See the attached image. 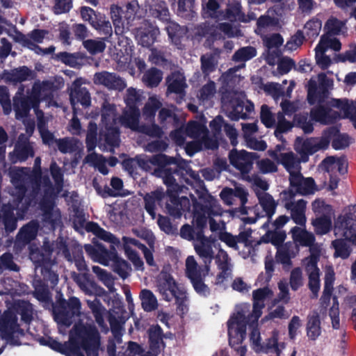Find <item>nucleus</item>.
Wrapping results in <instances>:
<instances>
[{
    "instance_id": "obj_1",
    "label": "nucleus",
    "mask_w": 356,
    "mask_h": 356,
    "mask_svg": "<svg viewBox=\"0 0 356 356\" xmlns=\"http://www.w3.org/2000/svg\"><path fill=\"white\" fill-rule=\"evenodd\" d=\"M142 100V92L134 88L127 90L125 102L127 109L122 118L118 120L116 118L115 108L114 106L105 103L103 106L101 138L112 147L119 145L118 123L131 130L137 131L148 136L159 137L161 134L160 128L152 124L151 127L138 125L140 112L137 104Z\"/></svg>"
},
{
    "instance_id": "obj_2",
    "label": "nucleus",
    "mask_w": 356,
    "mask_h": 356,
    "mask_svg": "<svg viewBox=\"0 0 356 356\" xmlns=\"http://www.w3.org/2000/svg\"><path fill=\"white\" fill-rule=\"evenodd\" d=\"M47 344L66 356H97L100 337L94 325L79 323L71 330L68 342L61 343L50 338Z\"/></svg>"
},
{
    "instance_id": "obj_3",
    "label": "nucleus",
    "mask_w": 356,
    "mask_h": 356,
    "mask_svg": "<svg viewBox=\"0 0 356 356\" xmlns=\"http://www.w3.org/2000/svg\"><path fill=\"white\" fill-rule=\"evenodd\" d=\"M333 80L327 77L324 73L312 77L307 85V99L310 104L318 102L319 105L311 110V118L313 120L321 124L332 123L339 115L340 111L332 105L333 98L328 95V90L332 89Z\"/></svg>"
},
{
    "instance_id": "obj_4",
    "label": "nucleus",
    "mask_w": 356,
    "mask_h": 356,
    "mask_svg": "<svg viewBox=\"0 0 356 356\" xmlns=\"http://www.w3.org/2000/svg\"><path fill=\"white\" fill-rule=\"evenodd\" d=\"M193 246L197 254L203 260L207 273L210 270V264L213 259L217 265L218 273L216 275V284H226L232 277L233 265L227 253L220 248L216 241L211 237H206L202 232L196 234Z\"/></svg>"
},
{
    "instance_id": "obj_5",
    "label": "nucleus",
    "mask_w": 356,
    "mask_h": 356,
    "mask_svg": "<svg viewBox=\"0 0 356 356\" xmlns=\"http://www.w3.org/2000/svg\"><path fill=\"white\" fill-rule=\"evenodd\" d=\"M330 133L331 131H326L319 137L307 139L298 137L294 143V149L300 156V159H298L293 152L280 153L278 159L276 160L277 163L284 167L290 174V177L297 175L300 172V162H307L310 155L328 147Z\"/></svg>"
},
{
    "instance_id": "obj_6",
    "label": "nucleus",
    "mask_w": 356,
    "mask_h": 356,
    "mask_svg": "<svg viewBox=\"0 0 356 356\" xmlns=\"http://www.w3.org/2000/svg\"><path fill=\"white\" fill-rule=\"evenodd\" d=\"M129 163H137L141 168L145 170L152 169L154 166V173L157 176L161 177L163 183L174 191H177L179 186L175 184V179L172 176V169L168 166L169 165L176 164L177 166L173 170L174 172L177 171V168H179L185 169L186 173L194 179L197 176L183 159L168 157L165 154H157L152 158H147L146 156H137L136 159L124 161L125 166L127 167Z\"/></svg>"
},
{
    "instance_id": "obj_7",
    "label": "nucleus",
    "mask_w": 356,
    "mask_h": 356,
    "mask_svg": "<svg viewBox=\"0 0 356 356\" xmlns=\"http://www.w3.org/2000/svg\"><path fill=\"white\" fill-rule=\"evenodd\" d=\"M170 138L179 146H184L186 154L191 156L199 152L204 145L208 149H215L217 143L208 138V131L204 124L190 122L186 127L171 132Z\"/></svg>"
},
{
    "instance_id": "obj_8",
    "label": "nucleus",
    "mask_w": 356,
    "mask_h": 356,
    "mask_svg": "<svg viewBox=\"0 0 356 356\" xmlns=\"http://www.w3.org/2000/svg\"><path fill=\"white\" fill-rule=\"evenodd\" d=\"M25 169H13L11 171V181L16 190V199L14 205L3 207V222L6 229L12 232L16 227V220L22 219L28 208L27 198L25 193Z\"/></svg>"
},
{
    "instance_id": "obj_9",
    "label": "nucleus",
    "mask_w": 356,
    "mask_h": 356,
    "mask_svg": "<svg viewBox=\"0 0 356 356\" xmlns=\"http://www.w3.org/2000/svg\"><path fill=\"white\" fill-rule=\"evenodd\" d=\"M51 88V83L48 81L35 82L32 88L31 94L27 97H22L24 87L21 86L15 96L13 98V106L15 111L16 118L23 119L33 108L40 119L42 113L38 110V106L40 101L46 97Z\"/></svg>"
},
{
    "instance_id": "obj_10",
    "label": "nucleus",
    "mask_w": 356,
    "mask_h": 356,
    "mask_svg": "<svg viewBox=\"0 0 356 356\" xmlns=\"http://www.w3.org/2000/svg\"><path fill=\"white\" fill-rule=\"evenodd\" d=\"M356 215L351 213L341 215L338 217L334 226V235L339 238L332 242L335 250L334 256L346 259L350 250L345 244L343 238L356 245V231L355 230Z\"/></svg>"
},
{
    "instance_id": "obj_11",
    "label": "nucleus",
    "mask_w": 356,
    "mask_h": 356,
    "mask_svg": "<svg viewBox=\"0 0 356 356\" xmlns=\"http://www.w3.org/2000/svg\"><path fill=\"white\" fill-rule=\"evenodd\" d=\"M144 200L145 209L153 219L156 218V206L160 204L163 200L166 201L165 208L169 214L175 218H179L182 211L190 208V202L187 197L177 198L175 194L168 193V195H165L162 191L159 190L147 194Z\"/></svg>"
},
{
    "instance_id": "obj_12",
    "label": "nucleus",
    "mask_w": 356,
    "mask_h": 356,
    "mask_svg": "<svg viewBox=\"0 0 356 356\" xmlns=\"http://www.w3.org/2000/svg\"><path fill=\"white\" fill-rule=\"evenodd\" d=\"M223 211L218 201L211 195H206L200 202L195 205L194 220L197 225L203 227L209 219L211 232L223 233L225 225L222 221L217 222L213 216H222Z\"/></svg>"
},
{
    "instance_id": "obj_13",
    "label": "nucleus",
    "mask_w": 356,
    "mask_h": 356,
    "mask_svg": "<svg viewBox=\"0 0 356 356\" xmlns=\"http://www.w3.org/2000/svg\"><path fill=\"white\" fill-rule=\"evenodd\" d=\"M248 305H241L237 307L236 312L228 321L229 345L240 356H245L247 353V347L242 346L241 343L246 335V325L248 323L246 314L248 312Z\"/></svg>"
},
{
    "instance_id": "obj_14",
    "label": "nucleus",
    "mask_w": 356,
    "mask_h": 356,
    "mask_svg": "<svg viewBox=\"0 0 356 356\" xmlns=\"http://www.w3.org/2000/svg\"><path fill=\"white\" fill-rule=\"evenodd\" d=\"M156 286L161 296L167 301L176 299L183 313L187 310V296L184 288L179 287L170 274L162 270L156 278Z\"/></svg>"
},
{
    "instance_id": "obj_15",
    "label": "nucleus",
    "mask_w": 356,
    "mask_h": 356,
    "mask_svg": "<svg viewBox=\"0 0 356 356\" xmlns=\"http://www.w3.org/2000/svg\"><path fill=\"white\" fill-rule=\"evenodd\" d=\"M222 103L227 116L233 120L245 119L254 110L253 104L245 98L242 92H231L225 95Z\"/></svg>"
},
{
    "instance_id": "obj_16",
    "label": "nucleus",
    "mask_w": 356,
    "mask_h": 356,
    "mask_svg": "<svg viewBox=\"0 0 356 356\" xmlns=\"http://www.w3.org/2000/svg\"><path fill=\"white\" fill-rule=\"evenodd\" d=\"M220 0H208L206 6L204 8L205 17H211L218 20L228 19L231 22L240 21L248 22L254 19L256 16L253 14L245 17L241 11V5L238 1H232L229 3L226 13L218 11Z\"/></svg>"
},
{
    "instance_id": "obj_17",
    "label": "nucleus",
    "mask_w": 356,
    "mask_h": 356,
    "mask_svg": "<svg viewBox=\"0 0 356 356\" xmlns=\"http://www.w3.org/2000/svg\"><path fill=\"white\" fill-rule=\"evenodd\" d=\"M310 256L303 260L305 271L309 277V286L315 297L320 289V270L317 267V262L322 254L321 245L313 242L308 245Z\"/></svg>"
},
{
    "instance_id": "obj_18",
    "label": "nucleus",
    "mask_w": 356,
    "mask_h": 356,
    "mask_svg": "<svg viewBox=\"0 0 356 356\" xmlns=\"http://www.w3.org/2000/svg\"><path fill=\"white\" fill-rule=\"evenodd\" d=\"M111 332L113 339L109 340L107 351L109 356H138L140 346L134 342H129V345H122V330L120 326L111 325Z\"/></svg>"
},
{
    "instance_id": "obj_19",
    "label": "nucleus",
    "mask_w": 356,
    "mask_h": 356,
    "mask_svg": "<svg viewBox=\"0 0 356 356\" xmlns=\"http://www.w3.org/2000/svg\"><path fill=\"white\" fill-rule=\"evenodd\" d=\"M81 302L76 298L69 299L67 305L60 311L55 312L54 318L58 323L60 333L63 334L74 321V318L80 315Z\"/></svg>"
},
{
    "instance_id": "obj_20",
    "label": "nucleus",
    "mask_w": 356,
    "mask_h": 356,
    "mask_svg": "<svg viewBox=\"0 0 356 356\" xmlns=\"http://www.w3.org/2000/svg\"><path fill=\"white\" fill-rule=\"evenodd\" d=\"M328 49L339 51L341 49V43L337 39L325 35L321 37L315 48L316 63L323 70L327 68L332 63V60L325 55V51Z\"/></svg>"
},
{
    "instance_id": "obj_21",
    "label": "nucleus",
    "mask_w": 356,
    "mask_h": 356,
    "mask_svg": "<svg viewBox=\"0 0 356 356\" xmlns=\"http://www.w3.org/2000/svg\"><path fill=\"white\" fill-rule=\"evenodd\" d=\"M229 158L231 164L244 175L252 169L256 154L245 150L237 151L233 149L229 152Z\"/></svg>"
},
{
    "instance_id": "obj_22",
    "label": "nucleus",
    "mask_w": 356,
    "mask_h": 356,
    "mask_svg": "<svg viewBox=\"0 0 356 356\" xmlns=\"http://www.w3.org/2000/svg\"><path fill=\"white\" fill-rule=\"evenodd\" d=\"M273 294V291L268 288L259 289L253 291V309L248 321H251L252 323L257 321L265 307V301L271 298Z\"/></svg>"
},
{
    "instance_id": "obj_23",
    "label": "nucleus",
    "mask_w": 356,
    "mask_h": 356,
    "mask_svg": "<svg viewBox=\"0 0 356 356\" xmlns=\"http://www.w3.org/2000/svg\"><path fill=\"white\" fill-rule=\"evenodd\" d=\"M50 171L51 176L55 181V188H52L50 184L49 178H43L42 181H40V187L42 186L47 195L51 197L60 193L63 188V174L60 168L56 162H52L50 165Z\"/></svg>"
},
{
    "instance_id": "obj_24",
    "label": "nucleus",
    "mask_w": 356,
    "mask_h": 356,
    "mask_svg": "<svg viewBox=\"0 0 356 356\" xmlns=\"http://www.w3.org/2000/svg\"><path fill=\"white\" fill-rule=\"evenodd\" d=\"M85 83L84 79L81 78L76 79L72 83L70 88V102L74 109L76 111V104L78 103L83 106H88L90 103V97L88 91L85 88H81L82 84Z\"/></svg>"
},
{
    "instance_id": "obj_25",
    "label": "nucleus",
    "mask_w": 356,
    "mask_h": 356,
    "mask_svg": "<svg viewBox=\"0 0 356 356\" xmlns=\"http://www.w3.org/2000/svg\"><path fill=\"white\" fill-rule=\"evenodd\" d=\"M159 34L157 27L148 22H145L136 31V39L139 44L148 47L155 42Z\"/></svg>"
},
{
    "instance_id": "obj_26",
    "label": "nucleus",
    "mask_w": 356,
    "mask_h": 356,
    "mask_svg": "<svg viewBox=\"0 0 356 356\" xmlns=\"http://www.w3.org/2000/svg\"><path fill=\"white\" fill-rule=\"evenodd\" d=\"M285 207L290 211L291 218L298 225H305L307 218L305 216L307 202L301 199L298 201H290L285 204Z\"/></svg>"
},
{
    "instance_id": "obj_27",
    "label": "nucleus",
    "mask_w": 356,
    "mask_h": 356,
    "mask_svg": "<svg viewBox=\"0 0 356 356\" xmlns=\"http://www.w3.org/2000/svg\"><path fill=\"white\" fill-rule=\"evenodd\" d=\"M94 83L97 85H103L109 89L122 90L125 87L122 79L113 73L101 72L94 75Z\"/></svg>"
},
{
    "instance_id": "obj_28",
    "label": "nucleus",
    "mask_w": 356,
    "mask_h": 356,
    "mask_svg": "<svg viewBox=\"0 0 356 356\" xmlns=\"http://www.w3.org/2000/svg\"><path fill=\"white\" fill-rule=\"evenodd\" d=\"M291 186L302 195L313 193L315 191L314 181L312 178H304L300 172L289 178Z\"/></svg>"
},
{
    "instance_id": "obj_29",
    "label": "nucleus",
    "mask_w": 356,
    "mask_h": 356,
    "mask_svg": "<svg viewBox=\"0 0 356 356\" xmlns=\"http://www.w3.org/2000/svg\"><path fill=\"white\" fill-rule=\"evenodd\" d=\"M166 82L168 92L179 95L180 99H182L187 87L186 78L183 74L180 72H174L167 78Z\"/></svg>"
},
{
    "instance_id": "obj_30",
    "label": "nucleus",
    "mask_w": 356,
    "mask_h": 356,
    "mask_svg": "<svg viewBox=\"0 0 356 356\" xmlns=\"http://www.w3.org/2000/svg\"><path fill=\"white\" fill-rule=\"evenodd\" d=\"M289 233L291 234L293 243L298 247H307L315 242L314 235L306 229L305 225L295 226L291 229Z\"/></svg>"
},
{
    "instance_id": "obj_31",
    "label": "nucleus",
    "mask_w": 356,
    "mask_h": 356,
    "mask_svg": "<svg viewBox=\"0 0 356 356\" xmlns=\"http://www.w3.org/2000/svg\"><path fill=\"white\" fill-rule=\"evenodd\" d=\"M299 247L293 243H286L277 248L276 259L284 265L291 264V259L295 257L299 252Z\"/></svg>"
},
{
    "instance_id": "obj_32",
    "label": "nucleus",
    "mask_w": 356,
    "mask_h": 356,
    "mask_svg": "<svg viewBox=\"0 0 356 356\" xmlns=\"http://www.w3.org/2000/svg\"><path fill=\"white\" fill-rule=\"evenodd\" d=\"M347 161L344 157L329 156L321 163L323 170L331 174L345 173L347 171Z\"/></svg>"
},
{
    "instance_id": "obj_33",
    "label": "nucleus",
    "mask_w": 356,
    "mask_h": 356,
    "mask_svg": "<svg viewBox=\"0 0 356 356\" xmlns=\"http://www.w3.org/2000/svg\"><path fill=\"white\" fill-rule=\"evenodd\" d=\"M330 103L339 109L340 114L349 118L356 129V104L347 99H333Z\"/></svg>"
},
{
    "instance_id": "obj_34",
    "label": "nucleus",
    "mask_w": 356,
    "mask_h": 356,
    "mask_svg": "<svg viewBox=\"0 0 356 356\" xmlns=\"http://www.w3.org/2000/svg\"><path fill=\"white\" fill-rule=\"evenodd\" d=\"M72 277L74 280L86 293L97 294L99 293L102 291V289L99 288L95 282L89 279L88 274L86 273L82 274L74 273Z\"/></svg>"
},
{
    "instance_id": "obj_35",
    "label": "nucleus",
    "mask_w": 356,
    "mask_h": 356,
    "mask_svg": "<svg viewBox=\"0 0 356 356\" xmlns=\"http://www.w3.org/2000/svg\"><path fill=\"white\" fill-rule=\"evenodd\" d=\"M216 92V83L213 81H209L200 88L197 97L202 104L211 106Z\"/></svg>"
},
{
    "instance_id": "obj_36",
    "label": "nucleus",
    "mask_w": 356,
    "mask_h": 356,
    "mask_svg": "<svg viewBox=\"0 0 356 356\" xmlns=\"http://www.w3.org/2000/svg\"><path fill=\"white\" fill-rule=\"evenodd\" d=\"M284 334L277 330H274L272 336L264 343L265 352L268 350H273L277 355L285 348Z\"/></svg>"
},
{
    "instance_id": "obj_37",
    "label": "nucleus",
    "mask_w": 356,
    "mask_h": 356,
    "mask_svg": "<svg viewBox=\"0 0 356 356\" xmlns=\"http://www.w3.org/2000/svg\"><path fill=\"white\" fill-rule=\"evenodd\" d=\"M124 242V251L129 257V259L132 261L134 265L137 269H142L143 266V262L138 257V255L131 250L130 245L137 246L139 245V242L131 238L124 236L122 238Z\"/></svg>"
},
{
    "instance_id": "obj_38",
    "label": "nucleus",
    "mask_w": 356,
    "mask_h": 356,
    "mask_svg": "<svg viewBox=\"0 0 356 356\" xmlns=\"http://www.w3.org/2000/svg\"><path fill=\"white\" fill-rule=\"evenodd\" d=\"M148 6L149 8V13L153 17L158 18L162 22L168 21L170 19V12L164 1L156 0Z\"/></svg>"
},
{
    "instance_id": "obj_39",
    "label": "nucleus",
    "mask_w": 356,
    "mask_h": 356,
    "mask_svg": "<svg viewBox=\"0 0 356 356\" xmlns=\"http://www.w3.org/2000/svg\"><path fill=\"white\" fill-rule=\"evenodd\" d=\"M122 10L120 7L115 5H112L111 7V16L115 27V31L117 34H122L126 30L129 29V22L126 24L122 21Z\"/></svg>"
},
{
    "instance_id": "obj_40",
    "label": "nucleus",
    "mask_w": 356,
    "mask_h": 356,
    "mask_svg": "<svg viewBox=\"0 0 356 356\" xmlns=\"http://www.w3.org/2000/svg\"><path fill=\"white\" fill-rule=\"evenodd\" d=\"M295 87V82L291 81L289 86L286 93L285 94L282 88V86L275 83H270L265 86V90L269 92L275 101H277L280 97H290L291 93Z\"/></svg>"
},
{
    "instance_id": "obj_41",
    "label": "nucleus",
    "mask_w": 356,
    "mask_h": 356,
    "mask_svg": "<svg viewBox=\"0 0 356 356\" xmlns=\"http://www.w3.org/2000/svg\"><path fill=\"white\" fill-rule=\"evenodd\" d=\"M257 197L259 204L263 208L266 215L270 218L275 213L276 209V203L271 195L266 192H257Z\"/></svg>"
},
{
    "instance_id": "obj_42",
    "label": "nucleus",
    "mask_w": 356,
    "mask_h": 356,
    "mask_svg": "<svg viewBox=\"0 0 356 356\" xmlns=\"http://www.w3.org/2000/svg\"><path fill=\"white\" fill-rule=\"evenodd\" d=\"M333 217H316L312 222L315 232L319 235L327 234L331 230Z\"/></svg>"
},
{
    "instance_id": "obj_43",
    "label": "nucleus",
    "mask_w": 356,
    "mask_h": 356,
    "mask_svg": "<svg viewBox=\"0 0 356 356\" xmlns=\"http://www.w3.org/2000/svg\"><path fill=\"white\" fill-rule=\"evenodd\" d=\"M86 228L89 232H92L98 238L105 241L109 242L113 245H116L120 244L119 241L115 238L113 234L105 231L96 223L89 222L87 224Z\"/></svg>"
},
{
    "instance_id": "obj_44",
    "label": "nucleus",
    "mask_w": 356,
    "mask_h": 356,
    "mask_svg": "<svg viewBox=\"0 0 356 356\" xmlns=\"http://www.w3.org/2000/svg\"><path fill=\"white\" fill-rule=\"evenodd\" d=\"M320 319L317 313L314 312L308 317L307 334L311 340H316L321 334Z\"/></svg>"
},
{
    "instance_id": "obj_45",
    "label": "nucleus",
    "mask_w": 356,
    "mask_h": 356,
    "mask_svg": "<svg viewBox=\"0 0 356 356\" xmlns=\"http://www.w3.org/2000/svg\"><path fill=\"white\" fill-rule=\"evenodd\" d=\"M329 131H331L330 140L333 136L332 147L335 149L346 148L351 143V138L347 134L337 133L336 129L333 128L325 130L323 134Z\"/></svg>"
},
{
    "instance_id": "obj_46",
    "label": "nucleus",
    "mask_w": 356,
    "mask_h": 356,
    "mask_svg": "<svg viewBox=\"0 0 356 356\" xmlns=\"http://www.w3.org/2000/svg\"><path fill=\"white\" fill-rule=\"evenodd\" d=\"M334 281V272L332 268H327L325 271L323 293L321 298L323 304H327L330 301V296L333 289Z\"/></svg>"
},
{
    "instance_id": "obj_47",
    "label": "nucleus",
    "mask_w": 356,
    "mask_h": 356,
    "mask_svg": "<svg viewBox=\"0 0 356 356\" xmlns=\"http://www.w3.org/2000/svg\"><path fill=\"white\" fill-rule=\"evenodd\" d=\"M149 348L161 351L163 347L162 330L158 325H153L149 329Z\"/></svg>"
},
{
    "instance_id": "obj_48",
    "label": "nucleus",
    "mask_w": 356,
    "mask_h": 356,
    "mask_svg": "<svg viewBox=\"0 0 356 356\" xmlns=\"http://www.w3.org/2000/svg\"><path fill=\"white\" fill-rule=\"evenodd\" d=\"M140 298L144 310L151 312L157 308V299L150 290L143 289L140 293Z\"/></svg>"
},
{
    "instance_id": "obj_49",
    "label": "nucleus",
    "mask_w": 356,
    "mask_h": 356,
    "mask_svg": "<svg viewBox=\"0 0 356 356\" xmlns=\"http://www.w3.org/2000/svg\"><path fill=\"white\" fill-rule=\"evenodd\" d=\"M38 225L32 222L24 226L17 235V241L22 243H27L33 240L37 234Z\"/></svg>"
},
{
    "instance_id": "obj_50",
    "label": "nucleus",
    "mask_w": 356,
    "mask_h": 356,
    "mask_svg": "<svg viewBox=\"0 0 356 356\" xmlns=\"http://www.w3.org/2000/svg\"><path fill=\"white\" fill-rule=\"evenodd\" d=\"M312 210L316 214V217H327L334 216L332 207L325 203L323 200L317 199L312 203Z\"/></svg>"
},
{
    "instance_id": "obj_51",
    "label": "nucleus",
    "mask_w": 356,
    "mask_h": 356,
    "mask_svg": "<svg viewBox=\"0 0 356 356\" xmlns=\"http://www.w3.org/2000/svg\"><path fill=\"white\" fill-rule=\"evenodd\" d=\"M84 248L86 252L94 261L104 265L106 264L105 257L107 255L108 252L106 249L101 246L95 247L90 244L86 245Z\"/></svg>"
},
{
    "instance_id": "obj_52",
    "label": "nucleus",
    "mask_w": 356,
    "mask_h": 356,
    "mask_svg": "<svg viewBox=\"0 0 356 356\" xmlns=\"http://www.w3.org/2000/svg\"><path fill=\"white\" fill-rule=\"evenodd\" d=\"M186 273L191 280L202 277L201 269L193 256H188L186 259Z\"/></svg>"
},
{
    "instance_id": "obj_53",
    "label": "nucleus",
    "mask_w": 356,
    "mask_h": 356,
    "mask_svg": "<svg viewBox=\"0 0 356 356\" xmlns=\"http://www.w3.org/2000/svg\"><path fill=\"white\" fill-rule=\"evenodd\" d=\"M89 304L94 314L96 322L101 328V331L102 332H107L108 327L104 320V315L106 314V309L99 305L98 302H93Z\"/></svg>"
},
{
    "instance_id": "obj_54",
    "label": "nucleus",
    "mask_w": 356,
    "mask_h": 356,
    "mask_svg": "<svg viewBox=\"0 0 356 356\" xmlns=\"http://www.w3.org/2000/svg\"><path fill=\"white\" fill-rule=\"evenodd\" d=\"M31 77V72L26 67H22L12 70L8 74L6 79L10 81L17 83L24 81Z\"/></svg>"
},
{
    "instance_id": "obj_55",
    "label": "nucleus",
    "mask_w": 356,
    "mask_h": 356,
    "mask_svg": "<svg viewBox=\"0 0 356 356\" xmlns=\"http://www.w3.org/2000/svg\"><path fill=\"white\" fill-rule=\"evenodd\" d=\"M163 77L162 72L156 69L152 68L147 71L143 77V81L148 87H156L161 81Z\"/></svg>"
},
{
    "instance_id": "obj_56",
    "label": "nucleus",
    "mask_w": 356,
    "mask_h": 356,
    "mask_svg": "<svg viewBox=\"0 0 356 356\" xmlns=\"http://www.w3.org/2000/svg\"><path fill=\"white\" fill-rule=\"evenodd\" d=\"M321 27V21L317 18H312L305 24L302 33L309 38H316L318 35Z\"/></svg>"
},
{
    "instance_id": "obj_57",
    "label": "nucleus",
    "mask_w": 356,
    "mask_h": 356,
    "mask_svg": "<svg viewBox=\"0 0 356 356\" xmlns=\"http://www.w3.org/2000/svg\"><path fill=\"white\" fill-rule=\"evenodd\" d=\"M161 106V102L157 97H150L144 107L143 115L147 120L151 121L155 115L156 111Z\"/></svg>"
},
{
    "instance_id": "obj_58",
    "label": "nucleus",
    "mask_w": 356,
    "mask_h": 356,
    "mask_svg": "<svg viewBox=\"0 0 356 356\" xmlns=\"http://www.w3.org/2000/svg\"><path fill=\"white\" fill-rule=\"evenodd\" d=\"M58 149L63 153H71L79 147L80 143L74 138H63L56 141Z\"/></svg>"
},
{
    "instance_id": "obj_59",
    "label": "nucleus",
    "mask_w": 356,
    "mask_h": 356,
    "mask_svg": "<svg viewBox=\"0 0 356 356\" xmlns=\"http://www.w3.org/2000/svg\"><path fill=\"white\" fill-rule=\"evenodd\" d=\"M86 162L97 168L99 171L103 175H107L108 172V170L105 164L106 161L102 155L92 153L86 156Z\"/></svg>"
},
{
    "instance_id": "obj_60",
    "label": "nucleus",
    "mask_w": 356,
    "mask_h": 356,
    "mask_svg": "<svg viewBox=\"0 0 356 356\" xmlns=\"http://www.w3.org/2000/svg\"><path fill=\"white\" fill-rule=\"evenodd\" d=\"M345 29V23L334 17L329 18L325 24V29L330 35H338L343 33Z\"/></svg>"
},
{
    "instance_id": "obj_61",
    "label": "nucleus",
    "mask_w": 356,
    "mask_h": 356,
    "mask_svg": "<svg viewBox=\"0 0 356 356\" xmlns=\"http://www.w3.org/2000/svg\"><path fill=\"white\" fill-rule=\"evenodd\" d=\"M257 55L255 48L245 47L239 49L233 56V60L236 62H245L254 58Z\"/></svg>"
},
{
    "instance_id": "obj_62",
    "label": "nucleus",
    "mask_w": 356,
    "mask_h": 356,
    "mask_svg": "<svg viewBox=\"0 0 356 356\" xmlns=\"http://www.w3.org/2000/svg\"><path fill=\"white\" fill-rule=\"evenodd\" d=\"M92 271L97 275L99 279L109 289L111 292H114V282L112 276L106 270L99 266H93Z\"/></svg>"
},
{
    "instance_id": "obj_63",
    "label": "nucleus",
    "mask_w": 356,
    "mask_h": 356,
    "mask_svg": "<svg viewBox=\"0 0 356 356\" xmlns=\"http://www.w3.org/2000/svg\"><path fill=\"white\" fill-rule=\"evenodd\" d=\"M84 47L92 54L104 51L106 44L103 39L88 40L83 42Z\"/></svg>"
},
{
    "instance_id": "obj_64",
    "label": "nucleus",
    "mask_w": 356,
    "mask_h": 356,
    "mask_svg": "<svg viewBox=\"0 0 356 356\" xmlns=\"http://www.w3.org/2000/svg\"><path fill=\"white\" fill-rule=\"evenodd\" d=\"M277 123L276 130L275 131V135L279 140H282V134L289 131L292 128V124L284 119L283 113H277Z\"/></svg>"
}]
</instances>
